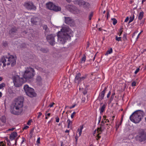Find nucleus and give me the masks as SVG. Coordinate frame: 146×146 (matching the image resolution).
<instances>
[{
  "mask_svg": "<svg viewBox=\"0 0 146 146\" xmlns=\"http://www.w3.org/2000/svg\"><path fill=\"white\" fill-rule=\"evenodd\" d=\"M23 98L19 97L15 99L11 107L10 111L12 114L16 115L20 114L23 110Z\"/></svg>",
  "mask_w": 146,
  "mask_h": 146,
  "instance_id": "obj_1",
  "label": "nucleus"
},
{
  "mask_svg": "<svg viewBox=\"0 0 146 146\" xmlns=\"http://www.w3.org/2000/svg\"><path fill=\"white\" fill-rule=\"evenodd\" d=\"M35 70L33 68L30 67H27L23 73V78L26 81H29L32 79L35 75Z\"/></svg>",
  "mask_w": 146,
  "mask_h": 146,
  "instance_id": "obj_2",
  "label": "nucleus"
},
{
  "mask_svg": "<svg viewBox=\"0 0 146 146\" xmlns=\"http://www.w3.org/2000/svg\"><path fill=\"white\" fill-rule=\"evenodd\" d=\"M144 112L141 110H138L134 112L130 117V120L135 123H139L143 118Z\"/></svg>",
  "mask_w": 146,
  "mask_h": 146,
  "instance_id": "obj_3",
  "label": "nucleus"
},
{
  "mask_svg": "<svg viewBox=\"0 0 146 146\" xmlns=\"http://www.w3.org/2000/svg\"><path fill=\"white\" fill-rule=\"evenodd\" d=\"M12 79L14 85L16 87L20 86L26 82V81L23 77L21 78L17 75H13L12 77Z\"/></svg>",
  "mask_w": 146,
  "mask_h": 146,
  "instance_id": "obj_4",
  "label": "nucleus"
},
{
  "mask_svg": "<svg viewBox=\"0 0 146 146\" xmlns=\"http://www.w3.org/2000/svg\"><path fill=\"white\" fill-rule=\"evenodd\" d=\"M24 90L27 95L28 96L32 97L35 96V94L34 92V90L29 87L28 85H26L24 86Z\"/></svg>",
  "mask_w": 146,
  "mask_h": 146,
  "instance_id": "obj_5",
  "label": "nucleus"
},
{
  "mask_svg": "<svg viewBox=\"0 0 146 146\" xmlns=\"http://www.w3.org/2000/svg\"><path fill=\"white\" fill-rule=\"evenodd\" d=\"M46 7L49 9L53 10L56 11H59L61 10V8L55 5L51 2H49L46 4Z\"/></svg>",
  "mask_w": 146,
  "mask_h": 146,
  "instance_id": "obj_6",
  "label": "nucleus"
},
{
  "mask_svg": "<svg viewBox=\"0 0 146 146\" xmlns=\"http://www.w3.org/2000/svg\"><path fill=\"white\" fill-rule=\"evenodd\" d=\"M70 30L68 27H63L61 29L60 31L57 33V36H66V34Z\"/></svg>",
  "mask_w": 146,
  "mask_h": 146,
  "instance_id": "obj_7",
  "label": "nucleus"
},
{
  "mask_svg": "<svg viewBox=\"0 0 146 146\" xmlns=\"http://www.w3.org/2000/svg\"><path fill=\"white\" fill-rule=\"evenodd\" d=\"M24 6L28 10H35L36 7L31 1H27L24 3Z\"/></svg>",
  "mask_w": 146,
  "mask_h": 146,
  "instance_id": "obj_8",
  "label": "nucleus"
},
{
  "mask_svg": "<svg viewBox=\"0 0 146 146\" xmlns=\"http://www.w3.org/2000/svg\"><path fill=\"white\" fill-rule=\"evenodd\" d=\"M104 123L103 121H102L100 127L97 128V133H98V134L97 135V138L96 139L97 140L99 139L101 137V136L99 135L105 129V127L104 126Z\"/></svg>",
  "mask_w": 146,
  "mask_h": 146,
  "instance_id": "obj_9",
  "label": "nucleus"
},
{
  "mask_svg": "<svg viewBox=\"0 0 146 146\" xmlns=\"http://www.w3.org/2000/svg\"><path fill=\"white\" fill-rule=\"evenodd\" d=\"M81 76V74L80 73H78L76 74L75 77V82L76 83L78 84V86L79 85V84L82 81L84 80L86 78V76H84L82 77Z\"/></svg>",
  "mask_w": 146,
  "mask_h": 146,
  "instance_id": "obj_10",
  "label": "nucleus"
},
{
  "mask_svg": "<svg viewBox=\"0 0 146 146\" xmlns=\"http://www.w3.org/2000/svg\"><path fill=\"white\" fill-rule=\"evenodd\" d=\"M66 7L69 11L74 14L77 13L79 12L78 10L73 5H67Z\"/></svg>",
  "mask_w": 146,
  "mask_h": 146,
  "instance_id": "obj_11",
  "label": "nucleus"
},
{
  "mask_svg": "<svg viewBox=\"0 0 146 146\" xmlns=\"http://www.w3.org/2000/svg\"><path fill=\"white\" fill-rule=\"evenodd\" d=\"M8 60L12 66H14L16 63V58L13 55H11L8 57Z\"/></svg>",
  "mask_w": 146,
  "mask_h": 146,
  "instance_id": "obj_12",
  "label": "nucleus"
},
{
  "mask_svg": "<svg viewBox=\"0 0 146 146\" xmlns=\"http://www.w3.org/2000/svg\"><path fill=\"white\" fill-rule=\"evenodd\" d=\"M8 58L5 56L2 57L0 60V63H2L3 64V67H5L6 65H9L10 64L8 62Z\"/></svg>",
  "mask_w": 146,
  "mask_h": 146,
  "instance_id": "obj_13",
  "label": "nucleus"
},
{
  "mask_svg": "<svg viewBox=\"0 0 146 146\" xmlns=\"http://www.w3.org/2000/svg\"><path fill=\"white\" fill-rule=\"evenodd\" d=\"M137 137L140 141H142L146 140V135L144 132H141L139 133Z\"/></svg>",
  "mask_w": 146,
  "mask_h": 146,
  "instance_id": "obj_14",
  "label": "nucleus"
},
{
  "mask_svg": "<svg viewBox=\"0 0 146 146\" xmlns=\"http://www.w3.org/2000/svg\"><path fill=\"white\" fill-rule=\"evenodd\" d=\"M65 23L68 25H71L74 23V21L70 17H65Z\"/></svg>",
  "mask_w": 146,
  "mask_h": 146,
  "instance_id": "obj_15",
  "label": "nucleus"
},
{
  "mask_svg": "<svg viewBox=\"0 0 146 146\" xmlns=\"http://www.w3.org/2000/svg\"><path fill=\"white\" fill-rule=\"evenodd\" d=\"M106 87H105L104 90H103L100 93V94L98 98V100L100 101H101L103 99L106 92Z\"/></svg>",
  "mask_w": 146,
  "mask_h": 146,
  "instance_id": "obj_16",
  "label": "nucleus"
},
{
  "mask_svg": "<svg viewBox=\"0 0 146 146\" xmlns=\"http://www.w3.org/2000/svg\"><path fill=\"white\" fill-rule=\"evenodd\" d=\"M67 37H58V42L60 44H64L66 41Z\"/></svg>",
  "mask_w": 146,
  "mask_h": 146,
  "instance_id": "obj_17",
  "label": "nucleus"
},
{
  "mask_svg": "<svg viewBox=\"0 0 146 146\" xmlns=\"http://www.w3.org/2000/svg\"><path fill=\"white\" fill-rule=\"evenodd\" d=\"M86 1L83 0H76L74 2L75 4H78L80 7H82Z\"/></svg>",
  "mask_w": 146,
  "mask_h": 146,
  "instance_id": "obj_18",
  "label": "nucleus"
},
{
  "mask_svg": "<svg viewBox=\"0 0 146 146\" xmlns=\"http://www.w3.org/2000/svg\"><path fill=\"white\" fill-rule=\"evenodd\" d=\"M46 39L50 45H53L54 44V37H46Z\"/></svg>",
  "mask_w": 146,
  "mask_h": 146,
  "instance_id": "obj_19",
  "label": "nucleus"
},
{
  "mask_svg": "<svg viewBox=\"0 0 146 146\" xmlns=\"http://www.w3.org/2000/svg\"><path fill=\"white\" fill-rule=\"evenodd\" d=\"M17 136V133L16 132H13L10 135L9 138L12 141L15 139V137Z\"/></svg>",
  "mask_w": 146,
  "mask_h": 146,
  "instance_id": "obj_20",
  "label": "nucleus"
},
{
  "mask_svg": "<svg viewBox=\"0 0 146 146\" xmlns=\"http://www.w3.org/2000/svg\"><path fill=\"white\" fill-rule=\"evenodd\" d=\"M90 6V4L89 3L86 1L85 3L82 6V7L84 8L85 9H89Z\"/></svg>",
  "mask_w": 146,
  "mask_h": 146,
  "instance_id": "obj_21",
  "label": "nucleus"
},
{
  "mask_svg": "<svg viewBox=\"0 0 146 146\" xmlns=\"http://www.w3.org/2000/svg\"><path fill=\"white\" fill-rule=\"evenodd\" d=\"M37 48L38 50H40L43 53H46L48 52V50L47 48H40V47L38 46Z\"/></svg>",
  "mask_w": 146,
  "mask_h": 146,
  "instance_id": "obj_22",
  "label": "nucleus"
},
{
  "mask_svg": "<svg viewBox=\"0 0 146 146\" xmlns=\"http://www.w3.org/2000/svg\"><path fill=\"white\" fill-rule=\"evenodd\" d=\"M17 31L16 28L15 27H13L9 31V33L10 35L13 34L16 32Z\"/></svg>",
  "mask_w": 146,
  "mask_h": 146,
  "instance_id": "obj_23",
  "label": "nucleus"
},
{
  "mask_svg": "<svg viewBox=\"0 0 146 146\" xmlns=\"http://www.w3.org/2000/svg\"><path fill=\"white\" fill-rule=\"evenodd\" d=\"M38 18L36 17H33L31 19V22L33 25H36Z\"/></svg>",
  "mask_w": 146,
  "mask_h": 146,
  "instance_id": "obj_24",
  "label": "nucleus"
},
{
  "mask_svg": "<svg viewBox=\"0 0 146 146\" xmlns=\"http://www.w3.org/2000/svg\"><path fill=\"white\" fill-rule=\"evenodd\" d=\"M144 13L143 11L140 12L138 16V19L139 20H140L143 18V16Z\"/></svg>",
  "mask_w": 146,
  "mask_h": 146,
  "instance_id": "obj_25",
  "label": "nucleus"
},
{
  "mask_svg": "<svg viewBox=\"0 0 146 146\" xmlns=\"http://www.w3.org/2000/svg\"><path fill=\"white\" fill-rule=\"evenodd\" d=\"M43 29L45 30V33H46L48 31V29L47 25H44L42 26Z\"/></svg>",
  "mask_w": 146,
  "mask_h": 146,
  "instance_id": "obj_26",
  "label": "nucleus"
},
{
  "mask_svg": "<svg viewBox=\"0 0 146 146\" xmlns=\"http://www.w3.org/2000/svg\"><path fill=\"white\" fill-rule=\"evenodd\" d=\"M135 17V16L134 14H133L132 16H131L129 17V20L128 23V24H129L134 19Z\"/></svg>",
  "mask_w": 146,
  "mask_h": 146,
  "instance_id": "obj_27",
  "label": "nucleus"
},
{
  "mask_svg": "<svg viewBox=\"0 0 146 146\" xmlns=\"http://www.w3.org/2000/svg\"><path fill=\"white\" fill-rule=\"evenodd\" d=\"M106 105L105 104H104L100 108V112L101 113L103 112L104 110L105 109L106 107Z\"/></svg>",
  "mask_w": 146,
  "mask_h": 146,
  "instance_id": "obj_28",
  "label": "nucleus"
},
{
  "mask_svg": "<svg viewBox=\"0 0 146 146\" xmlns=\"http://www.w3.org/2000/svg\"><path fill=\"white\" fill-rule=\"evenodd\" d=\"M83 129V126L82 125L80 126V128L78 129V131L79 132V136H80L81 134L82 129Z\"/></svg>",
  "mask_w": 146,
  "mask_h": 146,
  "instance_id": "obj_29",
  "label": "nucleus"
},
{
  "mask_svg": "<svg viewBox=\"0 0 146 146\" xmlns=\"http://www.w3.org/2000/svg\"><path fill=\"white\" fill-rule=\"evenodd\" d=\"M123 27H121L118 30V31L117 33V35H118L120 36L121 35L123 31Z\"/></svg>",
  "mask_w": 146,
  "mask_h": 146,
  "instance_id": "obj_30",
  "label": "nucleus"
},
{
  "mask_svg": "<svg viewBox=\"0 0 146 146\" xmlns=\"http://www.w3.org/2000/svg\"><path fill=\"white\" fill-rule=\"evenodd\" d=\"M115 94L114 92L112 93L110 100V102H111L113 100Z\"/></svg>",
  "mask_w": 146,
  "mask_h": 146,
  "instance_id": "obj_31",
  "label": "nucleus"
},
{
  "mask_svg": "<svg viewBox=\"0 0 146 146\" xmlns=\"http://www.w3.org/2000/svg\"><path fill=\"white\" fill-rule=\"evenodd\" d=\"M112 52V48H111L110 49L108 50L106 53L105 54V55H107L108 54L111 53Z\"/></svg>",
  "mask_w": 146,
  "mask_h": 146,
  "instance_id": "obj_32",
  "label": "nucleus"
},
{
  "mask_svg": "<svg viewBox=\"0 0 146 146\" xmlns=\"http://www.w3.org/2000/svg\"><path fill=\"white\" fill-rule=\"evenodd\" d=\"M36 80L37 82H40L42 80V79L41 77L40 76H37L36 78Z\"/></svg>",
  "mask_w": 146,
  "mask_h": 146,
  "instance_id": "obj_33",
  "label": "nucleus"
},
{
  "mask_svg": "<svg viewBox=\"0 0 146 146\" xmlns=\"http://www.w3.org/2000/svg\"><path fill=\"white\" fill-rule=\"evenodd\" d=\"M111 20L113 21V24L115 25L117 23V20L115 18H112Z\"/></svg>",
  "mask_w": 146,
  "mask_h": 146,
  "instance_id": "obj_34",
  "label": "nucleus"
},
{
  "mask_svg": "<svg viewBox=\"0 0 146 146\" xmlns=\"http://www.w3.org/2000/svg\"><path fill=\"white\" fill-rule=\"evenodd\" d=\"M86 60V57L85 56H84L82 58L81 61V63H84Z\"/></svg>",
  "mask_w": 146,
  "mask_h": 146,
  "instance_id": "obj_35",
  "label": "nucleus"
},
{
  "mask_svg": "<svg viewBox=\"0 0 146 146\" xmlns=\"http://www.w3.org/2000/svg\"><path fill=\"white\" fill-rule=\"evenodd\" d=\"M1 121L3 123H5L6 121V119L5 117L3 116L1 119Z\"/></svg>",
  "mask_w": 146,
  "mask_h": 146,
  "instance_id": "obj_36",
  "label": "nucleus"
},
{
  "mask_svg": "<svg viewBox=\"0 0 146 146\" xmlns=\"http://www.w3.org/2000/svg\"><path fill=\"white\" fill-rule=\"evenodd\" d=\"M93 15H94V13H93V12H92L91 13H90V15H89V19L90 20H91V19L92 17L93 16Z\"/></svg>",
  "mask_w": 146,
  "mask_h": 146,
  "instance_id": "obj_37",
  "label": "nucleus"
},
{
  "mask_svg": "<svg viewBox=\"0 0 146 146\" xmlns=\"http://www.w3.org/2000/svg\"><path fill=\"white\" fill-rule=\"evenodd\" d=\"M5 86V85L4 83H2L0 84V89H2L3 87H4Z\"/></svg>",
  "mask_w": 146,
  "mask_h": 146,
  "instance_id": "obj_38",
  "label": "nucleus"
},
{
  "mask_svg": "<svg viewBox=\"0 0 146 146\" xmlns=\"http://www.w3.org/2000/svg\"><path fill=\"white\" fill-rule=\"evenodd\" d=\"M34 129V128H33L32 129H31V131L30 134V136H31V137H32V136L33 135V132Z\"/></svg>",
  "mask_w": 146,
  "mask_h": 146,
  "instance_id": "obj_39",
  "label": "nucleus"
},
{
  "mask_svg": "<svg viewBox=\"0 0 146 146\" xmlns=\"http://www.w3.org/2000/svg\"><path fill=\"white\" fill-rule=\"evenodd\" d=\"M115 39L118 41L121 40V37H115Z\"/></svg>",
  "mask_w": 146,
  "mask_h": 146,
  "instance_id": "obj_40",
  "label": "nucleus"
},
{
  "mask_svg": "<svg viewBox=\"0 0 146 146\" xmlns=\"http://www.w3.org/2000/svg\"><path fill=\"white\" fill-rule=\"evenodd\" d=\"M67 122L68 123V125H71L72 121H70L69 119L67 120Z\"/></svg>",
  "mask_w": 146,
  "mask_h": 146,
  "instance_id": "obj_41",
  "label": "nucleus"
},
{
  "mask_svg": "<svg viewBox=\"0 0 146 146\" xmlns=\"http://www.w3.org/2000/svg\"><path fill=\"white\" fill-rule=\"evenodd\" d=\"M76 112H74L71 115V117L72 118H73L75 114H76Z\"/></svg>",
  "mask_w": 146,
  "mask_h": 146,
  "instance_id": "obj_42",
  "label": "nucleus"
},
{
  "mask_svg": "<svg viewBox=\"0 0 146 146\" xmlns=\"http://www.w3.org/2000/svg\"><path fill=\"white\" fill-rule=\"evenodd\" d=\"M138 33V31H136L133 34L132 36H136V34H137Z\"/></svg>",
  "mask_w": 146,
  "mask_h": 146,
  "instance_id": "obj_43",
  "label": "nucleus"
},
{
  "mask_svg": "<svg viewBox=\"0 0 146 146\" xmlns=\"http://www.w3.org/2000/svg\"><path fill=\"white\" fill-rule=\"evenodd\" d=\"M129 18L128 17H127L126 19H125L124 22L125 23H127L129 21Z\"/></svg>",
  "mask_w": 146,
  "mask_h": 146,
  "instance_id": "obj_44",
  "label": "nucleus"
},
{
  "mask_svg": "<svg viewBox=\"0 0 146 146\" xmlns=\"http://www.w3.org/2000/svg\"><path fill=\"white\" fill-rule=\"evenodd\" d=\"M32 120L31 119L29 120L27 123V124L29 125H31V122H32Z\"/></svg>",
  "mask_w": 146,
  "mask_h": 146,
  "instance_id": "obj_45",
  "label": "nucleus"
},
{
  "mask_svg": "<svg viewBox=\"0 0 146 146\" xmlns=\"http://www.w3.org/2000/svg\"><path fill=\"white\" fill-rule=\"evenodd\" d=\"M111 94V91H109L107 96V98H109V97Z\"/></svg>",
  "mask_w": 146,
  "mask_h": 146,
  "instance_id": "obj_46",
  "label": "nucleus"
},
{
  "mask_svg": "<svg viewBox=\"0 0 146 146\" xmlns=\"http://www.w3.org/2000/svg\"><path fill=\"white\" fill-rule=\"evenodd\" d=\"M37 144H39L40 143V138H38L37 141H36Z\"/></svg>",
  "mask_w": 146,
  "mask_h": 146,
  "instance_id": "obj_47",
  "label": "nucleus"
},
{
  "mask_svg": "<svg viewBox=\"0 0 146 146\" xmlns=\"http://www.w3.org/2000/svg\"><path fill=\"white\" fill-rule=\"evenodd\" d=\"M139 68H138L136 69V70L135 72V74H137L138 72L139 71Z\"/></svg>",
  "mask_w": 146,
  "mask_h": 146,
  "instance_id": "obj_48",
  "label": "nucleus"
},
{
  "mask_svg": "<svg viewBox=\"0 0 146 146\" xmlns=\"http://www.w3.org/2000/svg\"><path fill=\"white\" fill-rule=\"evenodd\" d=\"M56 122H58L59 121V118L58 117H56Z\"/></svg>",
  "mask_w": 146,
  "mask_h": 146,
  "instance_id": "obj_49",
  "label": "nucleus"
},
{
  "mask_svg": "<svg viewBox=\"0 0 146 146\" xmlns=\"http://www.w3.org/2000/svg\"><path fill=\"white\" fill-rule=\"evenodd\" d=\"M120 125V124H117V123H116V130L119 127V125Z\"/></svg>",
  "mask_w": 146,
  "mask_h": 146,
  "instance_id": "obj_50",
  "label": "nucleus"
},
{
  "mask_svg": "<svg viewBox=\"0 0 146 146\" xmlns=\"http://www.w3.org/2000/svg\"><path fill=\"white\" fill-rule=\"evenodd\" d=\"M42 115V113L40 112L38 113V116H37V118H39V117H40V116Z\"/></svg>",
  "mask_w": 146,
  "mask_h": 146,
  "instance_id": "obj_51",
  "label": "nucleus"
},
{
  "mask_svg": "<svg viewBox=\"0 0 146 146\" xmlns=\"http://www.w3.org/2000/svg\"><path fill=\"white\" fill-rule=\"evenodd\" d=\"M76 105V104H74V105L72 106H71L69 107V108L70 109L74 108Z\"/></svg>",
  "mask_w": 146,
  "mask_h": 146,
  "instance_id": "obj_52",
  "label": "nucleus"
},
{
  "mask_svg": "<svg viewBox=\"0 0 146 146\" xmlns=\"http://www.w3.org/2000/svg\"><path fill=\"white\" fill-rule=\"evenodd\" d=\"M136 85V82H133L132 83V86H135Z\"/></svg>",
  "mask_w": 146,
  "mask_h": 146,
  "instance_id": "obj_53",
  "label": "nucleus"
},
{
  "mask_svg": "<svg viewBox=\"0 0 146 146\" xmlns=\"http://www.w3.org/2000/svg\"><path fill=\"white\" fill-rule=\"evenodd\" d=\"M48 110L46 111V113H45V115L46 116L45 119H47L48 118L47 117V112H48Z\"/></svg>",
  "mask_w": 146,
  "mask_h": 146,
  "instance_id": "obj_54",
  "label": "nucleus"
},
{
  "mask_svg": "<svg viewBox=\"0 0 146 146\" xmlns=\"http://www.w3.org/2000/svg\"><path fill=\"white\" fill-rule=\"evenodd\" d=\"M29 127L27 126H26L23 129H27L28 128H29Z\"/></svg>",
  "mask_w": 146,
  "mask_h": 146,
  "instance_id": "obj_55",
  "label": "nucleus"
},
{
  "mask_svg": "<svg viewBox=\"0 0 146 146\" xmlns=\"http://www.w3.org/2000/svg\"><path fill=\"white\" fill-rule=\"evenodd\" d=\"M15 129L14 128H12L11 129H9V131H13Z\"/></svg>",
  "mask_w": 146,
  "mask_h": 146,
  "instance_id": "obj_56",
  "label": "nucleus"
},
{
  "mask_svg": "<svg viewBox=\"0 0 146 146\" xmlns=\"http://www.w3.org/2000/svg\"><path fill=\"white\" fill-rule=\"evenodd\" d=\"M87 93V91H86V90H85L84 91L83 93V94H84V95H85Z\"/></svg>",
  "mask_w": 146,
  "mask_h": 146,
  "instance_id": "obj_57",
  "label": "nucleus"
},
{
  "mask_svg": "<svg viewBox=\"0 0 146 146\" xmlns=\"http://www.w3.org/2000/svg\"><path fill=\"white\" fill-rule=\"evenodd\" d=\"M142 31H141L137 35V36L138 37L139 36L140 34L142 32Z\"/></svg>",
  "mask_w": 146,
  "mask_h": 146,
  "instance_id": "obj_58",
  "label": "nucleus"
},
{
  "mask_svg": "<svg viewBox=\"0 0 146 146\" xmlns=\"http://www.w3.org/2000/svg\"><path fill=\"white\" fill-rule=\"evenodd\" d=\"M53 106V105L52 104H50L49 106L50 107H52Z\"/></svg>",
  "mask_w": 146,
  "mask_h": 146,
  "instance_id": "obj_59",
  "label": "nucleus"
},
{
  "mask_svg": "<svg viewBox=\"0 0 146 146\" xmlns=\"http://www.w3.org/2000/svg\"><path fill=\"white\" fill-rule=\"evenodd\" d=\"M71 127V126L70 125H68V128H70Z\"/></svg>",
  "mask_w": 146,
  "mask_h": 146,
  "instance_id": "obj_60",
  "label": "nucleus"
},
{
  "mask_svg": "<svg viewBox=\"0 0 146 146\" xmlns=\"http://www.w3.org/2000/svg\"><path fill=\"white\" fill-rule=\"evenodd\" d=\"M134 38H135V37H132V38H131V41H132L133 40H134Z\"/></svg>",
  "mask_w": 146,
  "mask_h": 146,
  "instance_id": "obj_61",
  "label": "nucleus"
},
{
  "mask_svg": "<svg viewBox=\"0 0 146 146\" xmlns=\"http://www.w3.org/2000/svg\"><path fill=\"white\" fill-rule=\"evenodd\" d=\"M69 130H66L65 132L66 133H68L69 132Z\"/></svg>",
  "mask_w": 146,
  "mask_h": 146,
  "instance_id": "obj_62",
  "label": "nucleus"
},
{
  "mask_svg": "<svg viewBox=\"0 0 146 146\" xmlns=\"http://www.w3.org/2000/svg\"><path fill=\"white\" fill-rule=\"evenodd\" d=\"M50 115V113H48V114H47V115L48 116H49Z\"/></svg>",
  "mask_w": 146,
  "mask_h": 146,
  "instance_id": "obj_63",
  "label": "nucleus"
},
{
  "mask_svg": "<svg viewBox=\"0 0 146 146\" xmlns=\"http://www.w3.org/2000/svg\"><path fill=\"white\" fill-rule=\"evenodd\" d=\"M3 79V78L1 77H0V81H1Z\"/></svg>",
  "mask_w": 146,
  "mask_h": 146,
  "instance_id": "obj_64",
  "label": "nucleus"
}]
</instances>
